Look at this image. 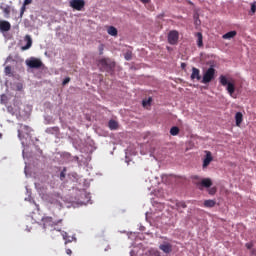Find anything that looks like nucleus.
<instances>
[{
	"mask_svg": "<svg viewBox=\"0 0 256 256\" xmlns=\"http://www.w3.org/2000/svg\"><path fill=\"white\" fill-rule=\"evenodd\" d=\"M63 223V219L53 220L51 216H44L42 218V233H61V229H57V225Z\"/></svg>",
	"mask_w": 256,
	"mask_h": 256,
	"instance_id": "nucleus-1",
	"label": "nucleus"
},
{
	"mask_svg": "<svg viewBox=\"0 0 256 256\" xmlns=\"http://www.w3.org/2000/svg\"><path fill=\"white\" fill-rule=\"evenodd\" d=\"M219 81L222 87H226V91H228L229 95L233 97V93H235V83L229 82V80H227V77L224 75H221L219 77Z\"/></svg>",
	"mask_w": 256,
	"mask_h": 256,
	"instance_id": "nucleus-2",
	"label": "nucleus"
},
{
	"mask_svg": "<svg viewBox=\"0 0 256 256\" xmlns=\"http://www.w3.org/2000/svg\"><path fill=\"white\" fill-rule=\"evenodd\" d=\"M213 79H215V68L210 67L204 72L201 83L207 85V83H211Z\"/></svg>",
	"mask_w": 256,
	"mask_h": 256,
	"instance_id": "nucleus-3",
	"label": "nucleus"
},
{
	"mask_svg": "<svg viewBox=\"0 0 256 256\" xmlns=\"http://www.w3.org/2000/svg\"><path fill=\"white\" fill-rule=\"evenodd\" d=\"M26 65L30 69H41L43 67V62L39 58L31 57L26 60Z\"/></svg>",
	"mask_w": 256,
	"mask_h": 256,
	"instance_id": "nucleus-4",
	"label": "nucleus"
},
{
	"mask_svg": "<svg viewBox=\"0 0 256 256\" xmlns=\"http://www.w3.org/2000/svg\"><path fill=\"white\" fill-rule=\"evenodd\" d=\"M30 134H31V127L24 124H19L18 137L20 141L25 139V135H30Z\"/></svg>",
	"mask_w": 256,
	"mask_h": 256,
	"instance_id": "nucleus-5",
	"label": "nucleus"
},
{
	"mask_svg": "<svg viewBox=\"0 0 256 256\" xmlns=\"http://www.w3.org/2000/svg\"><path fill=\"white\" fill-rule=\"evenodd\" d=\"M196 187L200 189V191H203L204 188L209 189L211 185H213V181H211V178H204L198 182H195Z\"/></svg>",
	"mask_w": 256,
	"mask_h": 256,
	"instance_id": "nucleus-6",
	"label": "nucleus"
},
{
	"mask_svg": "<svg viewBox=\"0 0 256 256\" xmlns=\"http://www.w3.org/2000/svg\"><path fill=\"white\" fill-rule=\"evenodd\" d=\"M179 42V32L177 30H171L168 33V43L170 45H177Z\"/></svg>",
	"mask_w": 256,
	"mask_h": 256,
	"instance_id": "nucleus-7",
	"label": "nucleus"
},
{
	"mask_svg": "<svg viewBox=\"0 0 256 256\" xmlns=\"http://www.w3.org/2000/svg\"><path fill=\"white\" fill-rule=\"evenodd\" d=\"M70 7L75 11H83L85 8V0H71Z\"/></svg>",
	"mask_w": 256,
	"mask_h": 256,
	"instance_id": "nucleus-8",
	"label": "nucleus"
},
{
	"mask_svg": "<svg viewBox=\"0 0 256 256\" xmlns=\"http://www.w3.org/2000/svg\"><path fill=\"white\" fill-rule=\"evenodd\" d=\"M0 31L2 33H7V31H11V23L6 20H0Z\"/></svg>",
	"mask_w": 256,
	"mask_h": 256,
	"instance_id": "nucleus-9",
	"label": "nucleus"
},
{
	"mask_svg": "<svg viewBox=\"0 0 256 256\" xmlns=\"http://www.w3.org/2000/svg\"><path fill=\"white\" fill-rule=\"evenodd\" d=\"M24 41H26V45L22 46L21 50L22 51H27V49H31V46L33 45V39H31V36L26 35L24 37Z\"/></svg>",
	"mask_w": 256,
	"mask_h": 256,
	"instance_id": "nucleus-10",
	"label": "nucleus"
},
{
	"mask_svg": "<svg viewBox=\"0 0 256 256\" xmlns=\"http://www.w3.org/2000/svg\"><path fill=\"white\" fill-rule=\"evenodd\" d=\"M99 63L102 67H105L106 69H113V67H115V64L110 63L109 59L107 58H102L101 60H99Z\"/></svg>",
	"mask_w": 256,
	"mask_h": 256,
	"instance_id": "nucleus-11",
	"label": "nucleus"
},
{
	"mask_svg": "<svg viewBox=\"0 0 256 256\" xmlns=\"http://www.w3.org/2000/svg\"><path fill=\"white\" fill-rule=\"evenodd\" d=\"M172 209H176V211L182 213L181 209H187V204H185L184 201H176L175 204L172 206Z\"/></svg>",
	"mask_w": 256,
	"mask_h": 256,
	"instance_id": "nucleus-12",
	"label": "nucleus"
},
{
	"mask_svg": "<svg viewBox=\"0 0 256 256\" xmlns=\"http://www.w3.org/2000/svg\"><path fill=\"white\" fill-rule=\"evenodd\" d=\"M159 249L163 251V253H171L173 251V245L164 243L159 246Z\"/></svg>",
	"mask_w": 256,
	"mask_h": 256,
	"instance_id": "nucleus-13",
	"label": "nucleus"
},
{
	"mask_svg": "<svg viewBox=\"0 0 256 256\" xmlns=\"http://www.w3.org/2000/svg\"><path fill=\"white\" fill-rule=\"evenodd\" d=\"M191 79L192 80L196 79L197 81H201V71H199L198 68H195V67L192 68Z\"/></svg>",
	"mask_w": 256,
	"mask_h": 256,
	"instance_id": "nucleus-14",
	"label": "nucleus"
},
{
	"mask_svg": "<svg viewBox=\"0 0 256 256\" xmlns=\"http://www.w3.org/2000/svg\"><path fill=\"white\" fill-rule=\"evenodd\" d=\"M211 161H213V156H211V152H207L203 161V168L205 169V167H209Z\"/></svg>",
	"mask_w": 256,
	"mask_h": 256,
	"instance_id": "nucleus-15",
	"label": "nucleus"
},
{
	"mask_svg": "<svg viewBox=\"0 0 256 256\" xmlns=\"http://www.w3.org/2000/svg\"><path fill=\"white\" fill-rule=\"evenodd\" d=\"M45 133H47L48 135H59V127H49L45 130Z\"/></svg>",
	"mask_w": 256,
	"mask_h": 256,
	"instance_id": "nucleus-16",
	"label": "nucleus"
},
{
	"mask_svg": "<svg viewBox=\"0 0 256 256\" xmlns=\"http://www.w3.org/2000/svg\"><path fill=\"white\" fill-rule=\"evenodd\" d=\"M235 121H236V126L241 127V123H243V113L237 112L235 114Z\"/></svg>",
	"mask_w": 256,
	"mask_h": 256,
	"instance_id": "nucleus-17",
	"label": "nucleus"
},
{
	"mask_svg": "<svg viewBox=\"0 0 256 256\" xmlns=\"http://www.w3.org/2000/svg\"><path fill=\"white\" fill-rule=\"evenodd\" d=\"M108 127L111 129V131H115L116 129H119V123H117L115 120H110L108 122Z\"/></svg>",
	"mask_w": 256,
	"mask_h": 256,
	"instance_id": "nucleus-18",
	"label": "nucleus"
},
{
	"mask_svg": "<svg viewBox=\"0 0 256 256\" xmlns=\"http://www.w3.org/2000/svg\"><path fill=\"white\" fill-rule=\"evenodd\" d=\"M107 33L108 35H111L112 37H117V28H115V26H109L107 29Z\"/></svg>",
	"mask_w": 256,
	"mask_h": 256,
	"instance_id": "nucleus-19",
	"label": "nucleus"
},
{
	"mask_svg": "<svg viewBox=\"0 0 256 256\" xmlns=\"http://www.w3.org/2000/svg\"><path fill=\"white\" fill-rule=\"evenodd\" d=\"M237 36V31H230L222 36V39H233V37Z\"/></svg>",
	"mask_w": 256,
	"mask_h": 256,
	"instance_id": "nucleus-20",
	"label": "nucleus"
},
{
	"mask_svg": "<svg viewBox=\"0 0 256 256\" xmlns=\"http://www.w3.org/2000/svg\"><path fill=\"white\" fill-rule=\"evenodd\" d=\"M62 237H63L65 243H73V239H75L73 236H69V234L67 232H63Z\"/></svg>",
	"mask_w": 256,
	"mask_h": 256,
	"instance_id": "nucleus-21",
	"label": "nucleus"
},
{
	"mask_svg": "<svg viewBox=\"0 0 256 256\" xmlns=\"http://www.w3.org/2000/svg\"><path fill=\"white\" fill-rule=\"evenodd\" d=\"M196 37L198 39L197 40L198 47H202L203 46V34L201 32H197Z\"/></svg>",
	"mask_w": 256,
	"mask_h": 256,
	"instance_id": "nucleus-22",
	"label": "nucleus"
},
{
	"mask_svg": "<svg viewBox=\"0 0 256 256\" xmlns=\"http://www.w3.org/2000/svg\"><path fill=\"white\" fill-rule=\"evenodd\" d=\"M217 204V202H215V200H205L204 201V207H215V205Z\"/></svg>",
	"mask_w": 256,
	"mask_h": 256,
	"instance_id": "nucleus-23",
	"label": "nucleus"
},
{
	"mask_svg": "<svg viewBox=\"0 0 256 256\" xmlns=\"http://www.w3.org/2000/svg\"><path fill=\"white\" fill-rule=\"evenodd\" d=\"M170 135H173L174 137H175L176 135H179V127L173 126V127L170 129Z\"/></svg>",
	"mask_w": 256,
	"mask_h": 256,
	"instance_id": "nucleus-24",
	"label": "nucleus"
},
{
	"mask_svg": "<svg viewBox=\"0 0 256 256\" xmlns=\"http://www.w3.org/2000/svg\"><path fill=\"white\" fill-rule=\"evenodd\" d=\"M124 58L126 59V61H131V59H133V52L127 51V52L124 54Z\"/></svg>",
	"mask_w": 256,
	"mask_h": 256,
	"instance_id": "nucleus-25",
	"label": "nucleus"
},
{
	"mask_svg": "<svg viewBox=\"0 0 256 256\" xmlns=\"http://www.w3.org/2000/svg\"><path fill=\"white\" fill-rule=\"evenodd\" d=\"M11 66H6L5 69H4V73L5 75H11Z\"/></svg>",
	"mask_w": 256,
	"mask_h": 256,
	"instance_id": "nucleus-26",
	"label": "nucleus"
},
{
	"mask_svg": "<svg viewBox=\"0 0 256 256\" xmlns=\"http://www.w3.org/2000/svg\"><path fill=\"white\" fill-rule=\"evenodd\" d=\"M151 101H152L151 98H149L148 100H143L142 101L143 107H147V105H151Z\"/></svg>",
	"mask_w": 256,
	"mask_h": 256,
	"instance_id": "nucleus-27",
	"label": "nucleus"
},
{
	"mask_svg": "<svg viewBox=\"0 0 256 256\" xmlns=\"http://www.w3.org/2000/svg\"><path fill=\"white\" fill-rule=\"evenodd\" d=\"M99 55H103V51H105V46L103 44H100L98 47Z\"/></svg>",
	"mask_w": 256,
	"mask_h": 256,
	"instance_id": "nucleus-28",
	"label": "nucleus"
},
{
	"mask_svg": "<svg viewBox=\"0 0 256 256\" xmlns=\"http://www.w3.org/2000/svg\"><path fill=\"white\" fill-rule=\"evenodd\" d=\"M4 13H5V15H6V17H9V14L11 13V8H9V7H6V8H4Z\"/></svg>",
	"mask_w": 256,
	"mask_h": 256,
	"instance_id": "nucleus-29",
	"label": "nucleus"
},
{
	"mask_svg": "<svg viewBox=\"0 0 256 256\" xmlns=\"http://www.w3.org/2000/svg\"><path fill=\"white\" fill-rule=\"evenodd\" d=\"M208 193H209V195H215V193H217V188H210L208 190Z\"/></svg>",
	"mask_w": 256,
	"mask_h": 256,
	"instance_id": "nucleus-30",
	"label": "nucleus"
},
{
	"mask_svg": "<svg viewBox=\"0 0 256 256\" xmlns=\"http://www.w3.org/2000/svg\"><path fill=\"white\" fill-rule=\"evenodd\" d=\"M253 245V242H249L245 244V247L251 251V249H253Z\"/></svg>",
	"mask_w": 256,
	"mask_h": 256,
	"instance_id": "nucleus-31",
	"label": "nucleus"
},
{
	"mask_svg": "<svg viewBox=\"0 0 256 256\" xmlns=\"http://www.w3.org/2000/svg\"><path fill=\"white\" fill-rule=\"evenodd\" d=\"M71 81V78L69 77H66L63 82H62V85H67V83H69Z\"/></svg>",
	"mask_w": 256,
	"mask_h": 256,
	"instance_id": "nucleus-32",
	"label": "nucleus"
},
{
	"mask_svg": "<svg viewBox=\"0 0 256 256\" xmlns=\"http://www.w3.org/2000/svg\"><path fill=\"white\" fill-rule=\"evenodd\" d=\"M31 3H33V0H24L23 5L27 6V5H31Z\"/></svg>",
	"mask_w": 256,
	"mask_h": 256,
	"instance_id": "nucleus-33",
	"label": "nucleus"
},
{
	"mask_svg": "<svg viewBox=\"0 0 256 256\" xmlns=\"http://www.w3.org/2000/svg\"><path fill=\"white\" fill-rule=\"evenodd\" d=\"M251 11H252L253 13H255V11H256V5H255V3L251 4Z\"/></svg>",
	"mask_w": 256,
	"mask_h": 256,
	"instance_id": "nucleus-34",
	"label": "nucleus"
},
{
	"mask_svg": "<svg viewBox=\"0 0 256 256\" xmlns=\"http://www.w3.org/2000/svg\"><path fill=\"white\" fill-rule=\"evenodd\" d=\"M141 3H143L144 5H147V3H151V0H140Z\"/></svg>",
	"mask_w": 256,
	"mask_h": 256,
	"instance_id": "nucleus-35",
	"label": "nucleus"
},
{
	"mask_svg": "<svg viewBox=\"0 0 256 256\" xmlns=\"http://www.w3.org/2000/svg\"><path fill=\"white\" fill-rule=\"evenodd\" d=\"M25 4H23L22 8H21V15H23V13H25Z\"/></svg>",
	"mask_w": 256,
	"mask_h": 256,
	"instance_id": "nucleus-36",
	"label": "nucleus"
},
{
	"mask_svg": "<svg viewBox=\"0 0 256 256\" xmlns=\"http://www.w3.org/2000/svg\"><path fill=\"white\" fill-rule=\"evenodd\" d=\"M250 253H251V255H255L256 256V249H251Z\"/></svg>",
	"mask_w": 256,
	"mask_h": 256,
	"instance_id": "nucleus-37",
	"label": "nucleus"
},
{
	"mask_svg": "<svg viewBox=\"0 0 256 256\" xmlns=\"http://www.w3.org/2000/svg\"><path fill=\"white\" fill-rule=\"evenodd\" d=\"M60 177L61 179L65 178V172H61Z\"/></svg>",
	"mask_w": 256,
	"mask_h": 256,
	"instance_id": "nucleus-38",
	"label": "nucleus"
},
{
	"mask_svg": "<svg viewBox=\"0 0 256 256\" xmlns=\"http://www.w3.org/2000/svg\"><path fill=\"white\" fill-rule=\"evenodd\" d=\"M66 253H67V255H71V253H72L71 249H67Z\"/></svg>",
	"mask_w": 256,
	"mask_h": 256,
	"instance_id": "nucleus-39",
	"label": "nucleus"
},
{
	"mask_svg": "<svg viewBox=\"0 0 256 256\" xmlns=\"http://www.w3.org/2000/svg\"><path fill=\"white\" fill-rule=\"evenodd\" d=\"M185 67H187V64L182 63V64H181V68H182V69H185Z\"/></svg>",
	"mask_w": 256,
	"mask_h": 256,
	"instance_id": "nucleus-40",
	"label": "nucleus"
},
{
	"mask_svg": "<svg viewBox=\"0 0 256 256\" xmlns=\"http://www.w3.org/2000/svg\"><path fill=\"white\" fill-rule=\"evenodd\" d=\"M194 179L198 180L199 181V176H194Z\"/></svg>",
	"mask_w": 256,
	"mask_h": 256,
	"instance_id": "nucleus-41",
	"label": "nucleus"
}]
</instances>
